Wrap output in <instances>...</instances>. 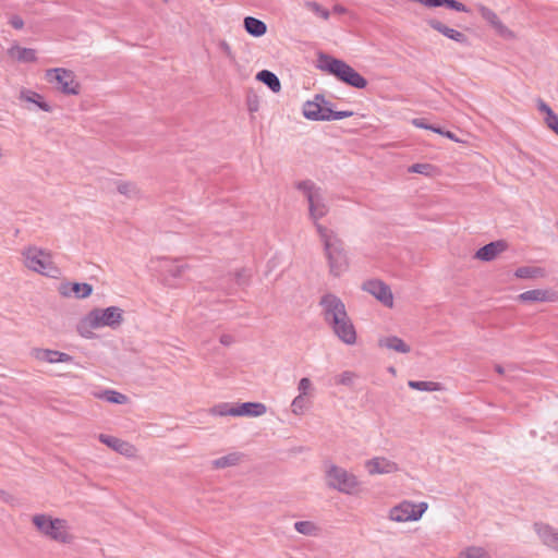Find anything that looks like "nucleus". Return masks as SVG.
<instances>
[{
  "mask_svg": "<svg viewBox=\"0 0 558 558\" xmlns=\"http://www.w3.org/2000/svg\"><path fill=\"white\" fill-rule=\"evenodd\" d=\"M317 233L323 243L330 275L341 276L349 269V257L343 241L335 230L323 225H317Z\"/></svg>",
  "mask_w": 558,
  "mask_h": 558,
  "instance_id": "f257e3e1",
  "label": "nucleus"
},
{
  "mask_svg": "<svg viewBox=\"0 0 558 558\" xmlns=\"http://www.w3.org/2000/svg\"><path fill=\"white\" fill-rule=\"evenodd\" d=\"M123 320V311L117 306L107 308H94L77 325L78 333L84 338H90L92 329L102 327L117 328Z\"/></svg>",
  "mask_w": 558,
  "mask_h": 558,
  "instance_id": "f03ea898",
  "label": "nucleus"
},
{
  "mask_svg": "<svg viewBox=\"0 0 558 558\" xmlns=\"http://www.w3.org/2000/svg\"><path fill=\"white\" fill-rule=\"evenodd\" d=\"M318 62L323 71L335 75L338 80L352 87L362 89L367 85V81L359 72L340 59L320 54Z\"/></svg>",
  "mask_w": 558,
  "mask_h": 558,
  "instance_id": "7ed1b4c3",
  "label": "nucleus"
},
{
  "mask_svg": "<svg viewBox=\"0 0 558 558\" xmlns=\"http://www.w3.org/2000/svg\"><path fill=\"white\" fill-rule=\"evenodd\" d=\"M295 187L306 198L308 203V216L317 229V225H320L319 219L324 218L329 213V205L325 193L311 180L300 181L295 184Z\"/></svg>",
  "mask_w": 558,
  "mask_h": 558,
  "instance_id": "20e7f679",
  "label": "nucleus"
},
{
  "mask_svg": "<svg viewBox=\"0 0 558 558\" xmlns=\"http://www.w3.org/2000/svg\"><path fill=\"white\" fill-rule=\"evenodd\" d=\"M23 256L24 264L29 270L51 278L59 276L60 270L52 262L49 252L36 246H29L24 250Z\"/></svg>",
  "mask_w": 558,
  "mask_h": 558,
  "instance_id": "39448f33",
  "label": "nucleus"
},
{
  "mask_svg": "<svg viewBox=\"0 0 558 558\" xmlns=\"http://www.w3.org/2000/svg\"><path fill=\"white\" fill-rule=\"evenodd\" d=\"M32 521L43 535L59 543H69L71 541L65 520L59 518L53 519L47 514H35Z\"/></svg>",
  "mask_w": 558,
  "mask_h": 558,
  "instance_id": "423d86ee",
  "label": "nucleus"
},
{
  "mask_svg": "<svg viewBox=\"0 0 558 558\" xmlns=\"http://www.w3.org/2000/svg\"><path fill=\"white\" fill-rule=\"evenodd\" d=\"M325 481L329 488L348 495L353 494L359 485V481L353 473L332 463L325 466Z\"/></svg>",
  "mask_w": 558,
  "mask_h": 558,
  "instance_id": "0eeeda50",
  "label": "nucleus"
},
{
  "mask_svg": "<svg viewBox=\"0 0 558 558\" xmlns=\"http://www.w3.org/2000/svg\"><path fill=\"white\" fill-rule=\"evenodd\" d=\"M427 509L428 504L425 501L415 504L410 500H403L389 510L388 518L389 520L398 523L417 521Z\"/></svg>",
  "mask_w": 558,
  "mask_h": 558,
  "instance_id": "6e6552de",
  "label": "nucleus"
},
{
  "mask_svg": "<svg viewBox=\"0 0 558 558\" xmlns=\"http://www.w3.org/2000/svg\"><path fill=\"white\" fill-rule=\"evenodd\" d=\"M324 322L331 327L348 316L344 303L332 293L324 294L319 300Z\"/></svg>",
  "mask_w": 558,
  "mask_h": 558,
  "instance_id": "1a4fd4ad",
  "label": "nucleus"
},
{
  "mask_svg": "<svg viewBox=\"0 0 558 558\" xmlns=\"http://www.w3.org/2000/svg\"><path fill=\"white\" fill-rule=\"evenodd\" d=\"M46 78L49 83H57L60 90L68 95H77L80 84L75 81L73 72L57 68L46 72Z\"/></svg>",
  "mask_w": 558,
  "mask_h": 558,
  "instance_id": "9d476101",
  "label": "nucleus"
},
{
  "mask_svg": "<svg viewBox=\"0 0 558 558\" xmlns=\"http://www.w3.org/2000/svg\"><path fill=\"white\" fill-rule=\"evenodd\" d=\"M330 112V102L323 95H316L313 100L306 101L303 106V116L313 121H326Z\"/></svg>",
  "mask_w": 558,
  "mask_h": 558,
  "instance_id": "9b49d317",
  "label": "nucleus"
},
{
  "mask_svg": "<svg viewBox=\"0 0 558 558\" xmlns=\"http://www.w3.org/2000/svg\"><path fill=\"white\" fill-rule=\"evenodd\" d=\"M363 290L375 296L384 305L391 307L393 296L390 288L381 280L373 279L363 283Z\"/></svg>",
  "mask_w": 558,
  "mask_h": 558,
  "instance_id": "f8f14e48",
  "label": "nucleus"
},
{
  "mask_svg": "<svg viewBox=\"0 0 558 558\" xmlns=\"http://www.w3.org/2000/svg\"><path fill=\"white\" fill-rule=\"evenodd\" d=\"M98 439L101 444L106 445L113 451L126 457V458H135L137 453V449L134 445H132L129 441H125L121 438L106 435V434H99Z\"/></svg>",
  "mask_w": 558,
  "mask_h": 558,
  "instance_id": "ddd939ff",
  "label": "nucleus"
},
{
  "mask_svg": "<svg viewBox=\"0 0 558 558\" xmlns=\"http://www.w3.org/2000/svg\"><path fill=\"white\" fill-rule=\"evenodd\" d=\"M369 475H384L398 472L399 465L386 457H375L367 460L364 464Z\"/></svg>",
  "mask_w": 558,
  "mask_h": 558,
  "instance_id": "4468645a",
  "label": "nucleus"
},
{
  "mask_svg": "<svg viewBox=\"0 0 558 558\" xmlns=\"http://www.w3.org/2000/svg\"><path fill=\"white\" fill-rule=\"evenodd\" d=\"M331 330L337 336V338L348 345H353L356 342V330L355 327L349 317H344L339 323L332 325Z\"/></svg>",
  "mask_w": 558,
  "mask_h": 558,
  "instance_id": "2eb2a0df",
  "label": "nucleus"
},
{
  "mask_svg": "<svg viewBox=\"0 0 558 558\" xmlns=\"http://www.w3.org/2000/svg\"><path fill=\"white\" fill-rule=\"evenodd\" d=\"M534 531L543 545L558 553V529L548 523L537 522L534 524Z\"/></svg>",
  "mask_w": 558,
  "mask_h": 558,
  "instance_id": "dca6fc26",
  "label": "nucleus"
},
{
  "mask_svg": "<svg viewBox=\"0 0 558 558\" xmlns=\"http://www.w3.org/2000/svg\"><path fill=\"white\" fill-rule=\"evenodd\" d=\"M481 16L490 24V26L496 31L498 35L506 39H511L514 37V34L500 21V19L497 16V14L490 10L489 8H486L484 5H481L480 9Z\"/></svg>",
  "mask_w": 558,
  "mask_h": 558,
  "instance_id": "f3484780",
  "label": "nucleus"
},
{
  "mask_svg": "<svg viewBox=\"0 0 558 558\" xmlns=\"http://www.w3.org/2000/svg\"><path fill=\"white\" fill-rule=\"evenodd\" d=\"M32 356L37 361L47 362L50 364L68 363L73 361V357L64 352L40 348L33 349Z\"/></svg>",
  "mask_w": 558,
  "mask_h": 558,
  "instance_id": "a211bd4d",
  "label": "nucleus"
},
{
  "mask_svg": "<svg viewBox=\"0 0 558 558\" xmlns=\"http://www.w3.org/2000/svg\"><path fill=\"white\" fill-rule=\"evenodd\" d=\"M521 302H557L558 292L551 289H534L518 295Z\"/></svg>",
  "mask_w": 558,
  "mask_h": 558,
  "instance_id": "6ab92c4d",
  "label": "nucleus"
},
{
  "mask_svg": "<svg viewBox=\"0 0 558 558\" xmlns=\"http://www.w3.org/2000/svg\"><path fill=\"white\" fill-rule=\"evenodd\" d=\"M428 25L439 32L440 34H442L444 36H446L447 38L449 39H452L459 44H462V45H466L468 44V37L457 31V29H453L451 27H448L447 25H445L444 23H441L440 21L438 20H435V19H432V20H428Z\"/></svg>",
  "mask_w": 558,
  "mask_h": 558,
  "instance_id": "aec40b11",
  "label": "nucleus"
},
{
  "mask_svg": "<svg viewBox=\"0 0 558 558\" xmlns=\"http://www.w3.org/2000/svg\"><path fill=\"white\" fill-rule=\"evenodd\" d=\"M235 416L257 417L267 412V408L260 402H244L235 407Z\"/></svg>",
  "mask_w": 558,
  "mask_h": 558,
  "instance_id": "412c9836",
  "label": "nucleus"
},
{
  "mask_svg": "<svg viewBox=\"0 0 558 558\" xmlns=\"http://www.w3.org/2000/svg\"><path fill=\"white\" fill-rule=\"evenodd\" d=\"M505 248L506 244L502 241L490 242L477 250L474 257L483 262H490Z\"/></svg>",
  "mask_w": 558,
  "mask_h": 558,
  "instance_id": "4be33fe9",
  "label": "nucleus"
},
{
  "mask_svg": "<svg viewBox=\"0 0 558 558\" xmlns=\"http://www.w3.org/2000/svg\"><path fill=\"white\" fill-rule=\"evenodd\" d=\"M378 347L403 354L411 351L410 345L397 336H386L379 338Z\"/></svg>",
  "mask_w": 558,
  "mask_h": 558,
  "instance_id": "5701e85b",
  "label": "nucleus"
},
{
  "mask_svg": "<svg viewBox=\"0 0 558 558\" xmlns=\"http://www.w3.org/2000/svg\"><path fill=\"white\" fill-rule=\"evenodd\" d=\"M160 270L172 278H181L184 271L187 269V265L181 260H172L169 258H162L160 260Z\"/></svg>",
  "mask_w": 558,
  "mask_h": 558,
  "instance_id": "b1692460",
  "label": "nucleus"
},
{
  "mask_svg": "<svg viewBox=\"0 0 558 558\" xmlns=\"http://www.w3.org/2000/svg\"><path fill=\"white\" fill-rule=\"evenodd\" d=\"M93 292V287L89 283H72L64 284L60 288V293L64 296H69L72 293L75 294L78 299H85L89 296Z\"/></svg>",
  "mask_w": 558,
  "mask_h": 558,
  "instance_id": "393cba45",
  "label": "nucleus"
},
{
  "mask_svg": "<svg viewBox=\"0 0 558 558\" xmlns=\"http://www.w3.org/2000/svg\"><path fill=\"white\" fill-rule=\"evenodd\" d=\"M20 99L27 104L35 105L43 111H46V112L51 111L50 105L44 100L41 95H39L38 93H36L34 90L22 89L20 92Z\"/></svg>",
  "mask_w": 558,
  "mask_h": 558,
  "instance_id": "a878e982",
  "label": "nucleus"
},
{
  "mask_svg": "<svg viewBox=\"0 0 558 558\" xmlns=\"http://www.w3.org/2000/svg\"><path fill=\"white\" fill-rule=\"evenodd\" d=\"M244 28L250 35L254 37H260L267 32L266 24L253 16H247L244 19Z\"/></svg>",
  "mask_w": 558,
  "mask_h": 558,
  "instance_id": "bb28decb",
  "label": "nucleus"
},
{
  "mask_svg": "<svg viewBox=\"0 0 558 558\" xmlns=\"http://www.w3.org/2000/svg\"><path fill=\"white\" fill-rule=\"evenodd\" d=\"M256 80L264 83L274 93H279L281 84L278 76L268 70H262L257 73Z\"/></svg>",
  "mask_w": 558,
  "mask_h": 558,
  "instance_id": "cd10ccee",
  "label": "nucleus"
},
{
  "mask_svg": "<svg viewBox=\"0 0 558 558\" xmlns=\"http://www.w3.org/2000/svg\"><path fill=\"white\" fill-rule=\"evenodd\" d=\"M243 454L240 452H231L227 456L220 457L211 461V465L214 469H226L229 466H234L240 463Z\"/></svg>",
  "mask_w": 558,
  "mask_h": 558,
  "instance_id": "c85d7f7f",
  "label": "nucleus"
},
{
  "mask_svg": "<svg viewBox=\"0 0 558 558\" xmlns=\"http://www.w3.org/2000/svg\"><path fill=\"white\" fill-rule=\"evenodd\" d=\"M514 276L520 279L543 278L545 270L541 267L522 266L517 268Z\"/></svg>",
  "mask_w": 558,
  "mask_h": 558,
  "instance_id": "c756f323",
  "label": "nucleus"
},
{
  "mask_svg": "<svg viewBox=\"0 0 558 558\" xmlns=\"http://www.w3.org/2000/svg\"><path fill=\"white\" fill-rule=\"evenodd\" d=\"M236 404L230 402H221L209 409V414L215 416H235Z\"/></svg>",
  "mask_w": 558,
  "mask_h": 558,
  "instance_id": "7c9ffc66",
  "label": "nucleus"
},
{
  "mask_svg": "<svg viewBox=\"0 0 558 558\" xmlns=\"http://www.w3.org/2000/svg\"><path fill=\"white\" fill-rule=\"evenodd\" d=\"M96 397L114 404H124L128 402V397L125 395L110 389L96 395Z\"/></svg>",
  "mask_w": 558,
  "mask_h": 558,
  "instance_id": "2f4dec72",
  "label": "nucleus"
},
{
  "mask_svg": "<svg viewBox=\"0 0 558 558\" xmlns=\"http://www.w3.org/2000/svg\"><path fill=\"white\" fill-rule=\"evenodd\" d=\"M10 53L22 62H33L36 60V51L29 48L13 47Z\"/></svg>",
  "mask_w": 558,
  "mask_h": 558,
  "instance_id": "473e14b6",
  "label": "nucleus"
},
{
  "mask_svg": "<svg viewBox=\"0 0 558 558\" xmlns=\"http://www.w3.org/2000/svg\"><path fill=\"white\" fill-rule=\"evenodd\" d=\"M458 558H492V556L481 546H469L460 551Z\"/></svg>",
  "mask_w": 558,
  "mask_h": 558,
  "instance_id": "72a5a7b5",
  "label": "nucleus"
},
{
  "mask_svg": "<svg viewBox=\"0 0 558 558\" xmlns=\"http://www.w3.org/2000/svg\"><path fill=\"white\" fill-rule=\"evenodd\" d=\"M296 532L307 536H315L319 532V527L312 521H298L294 523Z\"/></svg>",
  "mask_w": 558,
  "mask_h": 558,
  "instance_id": "f704fd0d",
  "label": "nucleus"
},
{
  "mask_svg": "<svg viewBox=\"0 0 558 558\" xmlns=\"http://www.w3.org/2000/svg\"><path fill=\"white\" fill-rule=\"evenodd\" d=\"M408 386L420 391H438L441 389L440 384L435 381L410 380Z\"/></svg>",
  "mask_w": 558,
  "mask_h": 558,
  "instance_id": "c9c22d12",
  "label": "nucleus"
},
{
  "mask_svg": "<svg viewBox=\"0 0 558 558\" xmlns=\"http://www.w3.org/2000/svg\"><path fill=\"white\" fill-rule=\"evenodd\" d=\"M117 190L120 194L125 195L128 197H135L138 193L135 184L124 181H119L117 183Z\"/></svg>",
  "mask_w": 558,
  "mask_h": 558,
  "instance_id": "e433bc0d",
  "label": "nucleus"
},
{
  "mask_svg": "<svg viewBox=\"0 0 558 558\" xmlns=\"http://www.w3.org/2000/svg\"><path fill=\"white\" fill-rule=\"evenodd\" d=\"M356 378V374L350 371L342 372L340 375L337 376L336 383L338 385H343L351 387L354 384V380Z\"/></svg>",
  "mask_w": 558,
  "mask_h": 558,
  "instance_id": "4c0bfd02",
  "label": "nucleus"
},
{
  "mask_svg": "<svg viewBox=\"0 0 558 558\" xmlns=\"http://www.w3.org/2000/svg\"><path fill=\"white\" fill-rule=\"evenodd\" d=\"M434 167L429 163H414L409 168V172L430 175Z\"/></svg>",
  "mask_w": 558,
  "mask_h": 558,
  "instance_id": "58836bf2",
  "label": "nucleus"
},
{
  "mask_svg": "<svg viewBox=\"0 0 558 558\" xmlns=\"http://www.w3.org/2000/svg\"><path fill=\"white\" fill-rule=\"evenodd\" d=\"M305 409V398L302 395L296 396L292 403H291V410L292 413L300 415L303 413Z\"/></svg>",
  "mask_w": 558,
  "mask_h": 558,
  "instance_id": "ea45409f",
  "label": "nucleus"
},
{
  "mask_svg": "<svg viewBox=\"0 0 558 558\" xmlns=\"http://www.w3.org/2000/svg\"><path fill=\"white\" fill-rule=\"evenodd\" d=\"M306 8L310 9L311 11H313L314 13L318 14L319 16H322L324 20L329 19V15H330L329 11L324 9L317 2L310 1L306 3Z\"/></svg>",
  "mask_w": 558,
  "mask_h": 558,
  "instance_id": "a19ab883",
  "label": "nucleus"
},
{
  "mask_svg": "<svg viewBox=\"0 0 558 558\" xmlns=\"http://www.w3.org/2000/svg\"><path fill=\"white\" fill-rule=\"evenodd\" d=\"M218 49L226 58H228L231 62H234L235 56L230 45L226 40H220L218 43Z\"/></svg>",
  "mask_w": 558,
  "mask_h": 558,
  "instance_id": "79ce46f5",
  "label": "nucleus"
},
{
  "mask_svg": "<svg viewBox=\"0 0 558 558\" xmlns=\"http://www.w3.org/2000/svg\"><path fill=\"white\" fill-rule=\"evenodd\" d=\"M547 126L558 134V116L553 111L546 114Z\"/></svg>",
  "mask_w": 558,
  "mask_h": 558,
  "instance_id": "37998d69",
  "label": "nucleus"
},
{
  "mask_svg": "<svg viewBox=\"0 0 558 558\" xmlns=\"http://www.w3.org/2000/svg\"><path fill=\"white\" fill-rule=\"evenodd\" d=\"M445 5L458 12H469V9L457 0H445Z\"/></svg>",
  "mask_w": 558,
  "mask_h": 558,
  "instance_id": "c03bdc74",
  "label": "nucleus"
},
{
  "mask_svg": "<svg viewBox=\"0 0 558 558\" xmlns=\"http://www.w3.org/2000/svg\"><path fill=\"white\" fill-rule=\"evenodd\" d=\"M352 116H353L352 111H335V110L331 109V112L328 113V120L327 121L341 120V119L349 118V117H352Z\"/></svg>",
  "mask_w": 558,
  "mask_h": 558,
  "instance_id": "a18cd8bd",
  "label": "nucleus"
},
{
  "mask_svg": "<svg viewBox=\"0 0 558 558\" xmlns=\"http://www.w3.org/2000/svg\"><path fill=\"white\" fill-rule=\"evenodd\" d=\"M298 389L300 391L299 395H302L304 397V395H306V392L312 389V381L307 378V377H304L302 378L300 381H299V386H298Z\"/></svg>",
  "mask_w": 558,
  "mask_h": 558,
  "instance_id": "49530a36",
  "label": "nucleus"
},
{
  "mask_svg": "<svg viewBox=\"0 0 558 558\" xmlns=\"http://www.w3.org/2000/svg\"><path fill=\"white\" fill-rule=\"evenodd\" d=\"M259 108V101L257 96H248L247 97V109L250 112H255Z\"/></svg>",
  "mask_w": 558,
  "mask_h": 558,
  "instance_id": "de8ad7c7",
  "label": "nucleus"
},
{
  "mask_svg": "<svg viewBox=\"0 0 558 558\" xmlns=\"http://www.w3.org/2000/svg\"><path fill=\"white\" fill-rule=\"evenodd\" d=\"M247 280H248V274L246 272V270L242 269V270L236 271L235 281H236L238 286L246 284Z\"/></svg>",
  "mask_w": 558,
  "mask_h": 558,
  "instance_id": "09e8293b",
  "label": "nucleus"
},
{
  "mask_svg": "<svg viewBox=\"0 0 558 558\" xmlns=\"http://www.w3.org/2000/svg\"><path fill=\"white\" fill-rule=\"evenodd\" d=\"M412 124L420 129L432 130L433 125L428 124L425 119L415 118L412 120Z\"/></svg>",
  "mask_w": 558,
  "mask_h": 558,
  "instance_id": "8fccbe9b",
  "label": "nucleus"
},
{
  "mask_svg": "<svg viewBox=\"0 0 558 558\" xmlns=\"http://www.w3.org/2000/svg\"><path fill=\"white\" fill-rule=\"evenodd\" d=\"M10 25L15 29H21L24 26V21L20 16L14 15L10 19Z\"/></svg>",
  "mask_w": 558,
  "mask_h": 558,
  "instance_id": "3c124183",
  "label": "nucleus"
},
{
  "mask_svg": "<svg viewBox=\"0 0 558 558\" xmlns=\"http://www.w3.org/2000/svg\"><path fill=\"white\" fill-rule=\"evenodd\" d=\"M538 110L546 114L553 112L551 108L547 104H545L543 100L538 101Z\"/></svg>",
  "mask_w": 558,
  "mask_h": 558,
  "instance_id": "603ef678",
  "label": "nucleus"
},
{
  "mask_svg": "<svg viewBox=\"0 0 558 558\" xmlns=\"http://www.w3.org/2000/svg\"><path fill=\"white\" fill-rule=\"evenodd\" d=\"M220 342L223 345H230L233 342V338L230 335H222L220 337Z\"/></svg>",
  "mask_w": 558,
  "mask_h": 558,
  "instance_id": "864d4df0",
  "label": "nucleus"
},
{
  "mask_svg": "<svg viewBox=\"0 0 558 558\" xmlns=\"http://www.w3.org/2000/svg\"><path fill=\"white\" fill-rule=\"evenodd\" d=\"M445 136L453 142H460V140L457 138L456 135L450 131H446Z\"/></svg>",
  "mask_w": 558,
  "mask_h": 558,
  "instance_id": "5fc2aeb1",
  "label": "nucleus"
},
{
  "mask_svg": "<svg viewBox=\"0 0 558 558\" xmlns=\"http://www.w3.org/2000/svg\"><path fill=\"white\" fill-rule=\"evenodd\" d=\"M430 131H433V132H435V133H438V134H440V135H442V136H445V133H446V131H445V130H442L441 128L434 126V125H433V128H432V130H430Z\"/></svg>",
  "mask_w": 558,
  "mask_h": 558,
  "instance_id": "6e6d98bb",
  "label": "nucleus"
},
{
  "mask_svg": "<svg viewBox=\"0 0 558 558\" xmlns=\"http://www.w3.org/2000/svg\"><path fill=\"white\" fill-rule=\"evenodd\" d=\"M333 11L341 14L345 12V9L341 5H335Z\"/></svg>",
  "mask_w": 558,
  "mask_h": 558,
  "instance_id": "4d7b16f0",
  "label": "nucleus"
},
{
  "mask_svg": "<svg viewBox=\"0 0 558 558\" xmlns=\"http://www.w3.org/2000/svg\"><path fill=\"white\" fill-rule=\"evenodd\" d=\"M495 371L500 375L505 374V368L501 365H496Z\"/></svg>",
  "mask_w": 558,
  "mask_h": 558,
  "instance_id": "13d9d810",
  "label": "nucleus"
},
{
  "mask_svg": "<svg viewBox=\"0 0 558 558\" xmlns=\"http://www.w3.org/2000/svg\"><path fill=\"white\" fill-rule=\"evenodd\" d=\"M389 372H390L391 374H396V369H395L393 367H390V368H389Z\"/></svg>",
  "mask_w": 558,
  "mask_h": 558,
  "instance_id": "bf43d9fd",
  "label": "nucleus"
},
{
  "mask_svg": "<svg viewBox=\"0 0 558 558\" xmlns=\"http://www.w3.org/2000/svg\"><path fill=\"white\" fill-rule=\"evenodd\" d=\"M163 2H168V0H162Z\"/></svg>",
  "mask_w": 558,
  "mask_h": 558,
  "instance_id": "052dcab7",
  "label": "nucleus"
}]
</instances>
